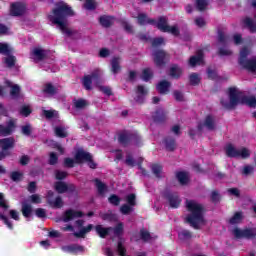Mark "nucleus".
<instances>
[{"label":"nucleus","instance_id":"6ab92c4d","mask_svg":"<svg viewBox=\"0 0 256 256\" xmlns=\"http://www.w3.org/2000/svg\"><path fill=\"white\" fill-rule=\"evenodd\" d=\"M168 75L169 77H171V79H181V75H183V68H181L177 64H172L169 68Z\"/></svg>","mask_w":256,"mask_h":256},{"label":"nucleus","instance_id":"58836bf2","mask_svg":"<svg viewBox=\"0 0 256 256\" xmlns=\"http://www.w3.org/2000/svg\"><path fill=\"white\" fill-rule=\"evenodd\" d=\"M151 170L157 179H161V173H163V166L161 164H152Z\"/></svg>","mask_w":256,"mask_h":256},{"label":"nucleus","instance_id":"338daca9","mask_svg":"<svg viewBox=\"0 0 256 256\" xmlns=\"http://www.w3.org/2000/svg\"><path fill=\"white\" fill-rule=\"evenodd\" d=\"M59 162V157L57 156V154L55 152L50 153V157H49V165H57V163Z\"/></svg>","mask_w":256,"mask_h":256},{"label":"nucleus","instance_id":"4be33fe9","mask_svg":"<svg viewBox=\"0 0 256 256\" xmlns=\"http://www.w3.org/2000/svg\"><path fill=\"white\" fill-rule=\"evenodd\" d=\"M156 89L160 95H167L169 89H171V82L162 80L157 84Z\"/></svg>","mask_w":256,"mask_h":256},{"label":"nucleus","instance_id":"13d9d810","mask_svg":"<svg viewBox=\"0 0 256 256\" xmlns=\"http://www.w3.org/2000/svg\"><path fill=\"white\" fill-rule=\"evenodd\" d=\"M153 77V72H151V69L146 68L142 71V79L143 81H149Z\"/></svg>","mask_w":256,"mask_h":256},{"label":"nucleus","instance_id":"a18cd8bd","mask_svg":"<svg viewBox=\"0 0 256 256\" xmlns=\"http://www.w3.org/2000/svg\"><path fill=\"white\" fill-rule=\"evenodd\" d=\"M189 82H190V85H192L193 87L199 85V83H201V79L199 78V74H197V73L190 74Z\"/></svg>","mask_w":256,"mask_h":256},{"label":"nucleus","instance_id":"c85d7f7f","mask_svg":"<svg viewBox=\"0 0 256 256\" xmlns=\"http://www.w3.org/2000/svg\"><path fill=\"white\" fill-rule=\"evenodd\" d=\"M21 213L25 219H29L33 213V206L31 204H28L27 202L22 203L21 207Z\"/></svg>","mask_w":256,"mask_h":256},{"label":"nucleus","instance_id":"f03ea898","mask_svg":"<svg viewBox=\"0 0 256 256\" xmlns=\"http://www.w3.org/2000/svg\"><path fill=\"white\" fill-rule=\"evenodd\" d=\"M229 102L225 99L220 100V104L227 111H233L237 108V105H248V107H256V98L248 97L243 92L239 91L236 87H230L228 89Z\"/></svg>","mask_w":256,"mask_h":256},{"label":"nucleus","instance_id":"37998d69","mask_svg":"<svg viewBox=\"0 0 256 256\" xmlns=\"http://www.w3.org/2000/svg\"><path fill=\"white\" fill-rule=\"evenodd\" d=\"M243 219V214L241 212H236L230 219V225H237V223H241Z\"/></svg>","mask_w":256,"mask_h":256},{"label":"nucleus","instance_id":"052dcab7","mask_svg":"<svg viewBox=\"0 0 256 256\" xmlns=\"http://www.w3.org/2000/svg\"><path fill=\"white\" fill-rule=\"evenodd\" d=\"M75 163H77L75 161V158L73 159V158L67 157L64 159V167H67L68 169H73V167H75Z\"/></svg>","mask_w":256,"mask_h":256},{"label":"nucleus","instance_id":"a19ab883","mask_svg":"<svg viewBox=\"0 0 256 256\" xmlns=\"http://www.w3.org/2000/svg\"><path fill=\"white\" fill-rule=\"evenodd\" d=\"M13 48L9 47L7 43H0V55H11Z\"/></svg>","mask_w":256,"mask_h":256},{"label":"nucleus","instance_id":"6e6552de","mask_svg":"<svg viewBox=\"0 0 256 256\" xmlns=\"http://www.w3.org/2000/svg\"><path fill=\"white\" fill-rule=\"evenodd\" d=\"M17 129V119L11 118L6 122V126L0 124V137H9Z\"/></svg>","mask_w":256,"mask_h":256},{"label":"nucleus","instance_id":"ea45409f","mask_svg":"<svg viewBox=\"0 0 256 256\" xmlns=\"http://www.w3.org/2000/svg\"><path fill=\"white\" fill-rule=\"evenodd\" d=\"M20 95H21V87H19V85L17 84H14L10 90V97H12V99H19Z\"/></svg>","mask_w":256,"mask_h":256},{"label":"nucleus","instance_id":"8fccbe9b","mask_svg":"<svg viewBox=\"0 0 256 256\" xmlns=\"http://www.w3.org/2000/svg\"><path fill=\"white\" fill-rule=\"evenodd\" d=\"M108 201L111 205H114L115 207H119L121 203V198L117 196V194H111L108 198Z\"/></svg>","mask_w":256,"mask_h":256},{"label":"nucleus","instance_id":"ddd939ff","mask_svg":"<svg viewBox=\"0 0 256 256\" xmlns=\"http://www.w3.org/2000/svg\"><path fill=\"white\" fill-rule=\"evenodd\" d=\"M25 4L21 2H13L10 5V15L12 17H21L25 15Z\"/></svg>","mask_w":256,"mask_h":256},{"label":"nucleus","instance_id":"de8ad7c7","mask_svg":"<svg viewBox=\"0 0 256 256\" xmlns=\"http://www.w3.org/2000/svg\"><path fill=\"white\" fill-rule=\"evenodd\" d=\"M173 97L178 103H183V101H185V94L180 90H174Z\"/></svg>","mask_w":256,"mask_h":256},{"label":"nucleus","instance_id":"864d4df0","mask_svg":"<svg viewBox=\"0 0 256 256\" xmlns=\"http://www.w3.org/2000/svg\"><path fill=\"white\" fill-rule=\"evenodd\" d=\"M115 237H121L123 235V223H118L113 229H112Z\"/></svg>","mask_w":256,"mask_h":256},{"label":"nucleus","instance_id":"5fc2aeb1","mask_svg":"<svg viewBox=\"0 0 256 256\" xmlns=\"http://www.w3.org/2000/svg\"><path fill=\"white\" fill-rule=\"evenodd\" d=\"M117 252L119 256H127V249L123 246V242L121 241L117 243Z\"/></svg>","mask_w":256,"mask_h":256},{"label":"nucleus","instance_id":"c9c22d12","mask_svg":"<svg viewBox=\"0 0 256 256\" xmlns=\"http://www.w3.org/2000/svg\"><path fill=\"white\" fill-rule=\"evenodd\" d=\"M4 63L8 69H13V66L17 63V57L13 56L12 54L6 55V58H4Z\"/></svg>","mask_w":256,"mask_h":256},{"label":"nucleus","instance_id":"f8f14e48","mask_svg":"<svg viewBox=\"0 0 256 256\" xmlns=\"http://www.w3.org/2000/svg\"><path fill=\"white\" fill-rule=\"evenodd\" d=\"M83 215L84 214L82 211L68 209L63 213L62 218H60V221H63V223H69V221H73V219H79L83 217Z\"/></svg>","mask_w":256,"mask_h":256},{"label":"nucleus","instance_id":"393cba45","mask_svg":"<svg viewBox=\"0 0 256 256\" xmlns=\"http://www.w3.org/2000/svg\"><path fill=\"white\" fill-rule=\"evenodd\" d=\"M138 25H155V19L149 18L145 13H139L137 16Z\"/></svg>","mask_w":256,"mask_h":256},{"label":"nucleus","instance_id":"1a4fd4ad","mask_svg":"<svg viewBox=\"0 0 256 256\" xmlns=\"http://www.w3.org/2000/svg\"><path fill=\"white\" fill-rule=\"evenodd\" d=\"M169 54L165 50H156L153 53V61L156 67H165L169 63Z\"/></svg>","mask_w":256,"mask_h":256},{"label":"nucleus","instance_id":"2f4dec72","mask_svg":"<svg viewBox=\"0 0 256 256\" xmlns=\"http://www.w3.org/2000/svg\"><path fill=\"white\" fill-rule=\"evenodd\" d=\"M48 205H50L52 209H61L63 207V198L57 196L54 201L48 200Z\"/></svg>","mask_w":256,"mask_h":256},{"label":"nucleus","instance_id":"2eb2a0df","mask_svg":"<svg viewBox=\"0 0 256 256\" xmlns=\"http://www.w3.org/2000/svg\"><path fill=\"white\" fill-rule=\"evenodd\" d=\"M132 134L129 131H123L118 134V143L122 145V147H129V144L132 143Z\"/></svg>","mask_w":256,"mask_h":256},{"label":"nucleus","instance_id":"473e14b6","mask_svg":"<svg viewBox=\"0 0 256 256\" xmlns=\"http://www.w3.org/2000/svg\"><path fill=\"white\" fill-rule=\"evenodd\" d=\"M54 189L60 195H62L63 193H67V183H65L63 181L55 182Z\"/></svg>","mask_w":256,"mask_h":256},{"label":"nucleus","instance_id":"69168bd1","mask_svg":"<svg viewBox=\"0 0 256 256\" xmlns=\"http://www.w3.org/2000/svg\"><path fill=\"white\" fill-rule=\"evenodd\" d=\"M207 75H208V79H211L212 81H215V79H217L218 77L217 70L212 68H207Z\"/></svg>","mask_w":256,"mask_h":256},{"label":"nucleus","instance_id":"39448f33","mask_svg":"<svg viewBox=\"0 0 256 256\" xmlns=\"http://www.w3.org/2000/svg\"><path fill=\"white\" fill-rule=\"evenodd\" d=\"M226 155L233 159H239V157H241V159H249V157H251V151L246 147L237 150V148L233 147V144H228L226 146Z\"/></svg>","mask_w":256,"mask_h":256},{"label":"nucleus","instance_id":"4d7b16f0","mask_svg":"<svg viewBox=\"0 0 256 256\" xmlns=\"http://www.w3.org/2000/svg\"><path fill=\"white\" fill-rule=\"evenodd\" d=\"M166 33H171V35H174V37H179V35H181V31L177 26H168Z\"/></svg>","mask_w":256,"mask_h":256},{"label":"nucleus","instance_id":"f257e3e1","mask_svg":"<svg viewBox=\"0 0 256 256\" xmlns=\"http://www.w3.org/2000/svg\"><path fill=\"white\" fill-rule=\"evenodd\" d=\"M73 15H75V12L71 6L65 2H57L55 8H53L48 15V20L53 25H57L64 35L71 37L73 30L67 28V19L73 17Z\"/></svg>","mask_w":256,"mask_h":256},{"label":"nucleus","instance_id":"c03bdc74","mask_svg":"<svg viewBox=\"0 0 256 256\" xmlns=\"http://www.w3.org/2000/svg\"><path fill=\"white\" fill-rule=\"evenodd\" d=\"M33 55L38 59V61H43V59L46 57L45 50L40 48H34Z\"/></svg>","mask_w":256,"mask_h":256},{"label":"nucleus","instance_id":"9d476101","mask_svg":"<svg viewBox=\"0 0 256 256\" xmlns=\"http://www.w3.org/2000/svg\"><path fill=\"white\" fill-rule=\"evenodd\" d=\"M233 235L236 237V239H255L256 228H246L244 230L235 228L233 230Z\"/></svg>","mask_w":256,"mask_h":256},{"label":"nucleus","instance_id":"0eeeda50","mask_svg":"<svg viewBox=\"0 0 256 256\" xmlns=\"http://www.w3.org/2000/svg\"><path fill=\"white\" fill-rule=\"evenodd\" d=\"M93 81H96V83L101 81V73L99 70H94L91 74L84 75L82 78V85L86 91H91V89H93Z\"/></svg>","mask_w":256,"mask_h":256},{"label":"nucleus","instance_id":"4c0bfd02","mask_svg":"<svg viewBox=\"0 0 256 256\" xmlns=\"http://www.w3.org/2000/svg\"><path fill=\"white\" fill-rule=\"evenodd\" d=\"M178 237L180 241H189V239L193 238V232L189 230H182L178 233Z\"/></svg>","mask_w":256,"mask_h":256},{"label":"nucleus","instance_id":"3c124183","mask_svg":"<svg viewBox=\"0 0 256 256\" xmlns=\"http://www.w3.org/2000/svg\"><path fill=\"white\" fill-rule=\"evenodd\" d=\"M126 203H128L130 207H135L137 205V196L133 193L128 194L126 196Z\"/></svg>","mask_w":256,"mask_h":256},{"label":"nucleus","instance_id":"49530a36","mask_svg":"<svg viewBox=\"0 0 256 256\" xmlns=\"http://www.w3.org/2000/svg\"><path fill=\"white\" fill-rule=\"evenodd\" d=\"M87 105H89V103L87 102V100H85L83 98H80V99L74 101L75 109H85V107H87Z\"/></svg>","mask_w":256,"mask_h":256},{"label":"nucleus","instance_id":"a878e982","mask_svg":"<svg viewBox=\"0 0 256 256\" xmlns=\"http://www.w3.org/2000/svg\"><path fill=\"white\" fill-rule=\"evenodd\" d=\"M113 21H115V17H113V16L102 15L99 17V23L105 29H109V27H112Z\"/></svg>","mask_w":256,"mask_h":256},{"label":"nucleus","instance_id":"f3484780","mask_svg":"<svg viewBox=\"0 0 256 256\" xmlns=\"http://www.w3.org/2000/svg\"><path fill=\"white\" fill-rule=\"evenodd\" d=\"M62 251H64L65 253H73V255H77V253H84L85 247L79 244H71V245L63 246Z\"/></svg>","mask_w":256,"mask_h":256},{"label":"nucleus","instance_id":"7c9ffc66","mask_svg":"<svg viewBox=\"0 0 256 256\" xmlns=\"http://www.w3.org/2000/svg\"><path fill=\"white\" fill-rule=\"evenodd\" d=\"M43 93H45L46 95L53 96V95H57L58 90H57V87H55L53 84L46 83L43 88Z\"/></svg>","mask_w":256,"mask_h":256},{"label":"nucleus","instance_id":"20e7f679","mask_svg":"<svg viewBox=\"0 0 256 256\" xmlns=\"http://www.w3.org/2000/svg\"><path fill=\"white\" fill-rule=\"evenodd\" d=\"M0 161L11 157V150L15 149V138L8 137L0 139Z\"/></svg>","mask_w":256,"mask_h":256},{"label":"nucleus","instance_id":"7ed1b4c3","mask_svg":"<svg viewBox=\"0 0 256 256\" xmlns=\"http://www.w3.org/2000/svg\"><path fill=\"white\" fill-rule=\"evenodd\" d=\"M186 208L190 213L186 216V223H189L193 229H201V224L205 223V207L195 202V200H186Z\"/></svg>","mask_w":256,"mask_h":256},{"label":"nucleus","instance_id":"0e129e2a","mask_svg":"<svg viewBox=\"0 0 256 256\" xmlns=\"http://www.w3.org/2000/svg\"><path fill=\"white\" fill-rule=\"evenodd\" d=\"M67 175H69L67 172L61 170H57L55 173L57 181H63V179H67Z\"/></svg>","mask_w":256,"mask_h":256},{"label":"nucleus","instance_id":"72a5a7b5","mask_svg":"<svg viewBox=\"0 0 256 256\" xmlns=\"http://www.w3.org/2000/svg\"><path fill=\"white\" fill-rule=\"evenodd\" d=\"M176 178L179 181L180 185H187V183H189V175H187L186 172H177Z\"/></svg>","mask_w":256,"mask_h":256},{"label":"nucleus","instance_id":"bb28decb","mask_svg":"<svg viewBox=\"0 0 256 256\" xmlns=\"http://www.w3.org/2000/svg\"><path fill=\"white\" fill-rule=\"evenodd\" d=\"M204 127L208 129V131H215V117L211 114H208L204 119Z\"/></svg>","mask_w":256,"mask_h":256},{"label":"nucleus","instance_id":"f704fd0d","mask_svg":"<svg viewBox=\"0 0 256 256\" xmlns=\"http://www.w3.org/2000/svg\"><path fill=\"white\" fill-rule=\"evenodd\" d=\"M243 23L247 29H249L250 33H256V23L253 21V19L246 17L243 20Z\"/></svg>","mask_w":256,"mask_h":256},{"label":"nucleus","instance_id":"cd10ccee","mask_svg":"<svg viewBox=\"0 0 256 256\" xmlns=\"http://www.w3.org/2000/svg\"><path fill=\"white\" fill-rule=\"evenodd\" d=\"M95 187L102 197L105 195V192L108 190L107 184L103 183L99 178L94 179Z\"/></svg>","mask_w":256,"mask_h":256},{"label":"nucleus","instance_id":"423d86ee","mask_svg":"<svg viewBox=\"0 0 256 256\" xmlns=\"http://www.w3.org/2000/svg\"><path fill=\"white\" fill-rule=\"evenodd\" d=\"M3 193L0 192V221H3L4 225L8 227L11 231H13V222L9 220V217L5 215L10 209L9 202L7 200H4Z\"/></svg>","mask_w":256,"mask_h":256},{"label":"nucleus","instance_id":"dca6fc26","mask_svg":"<svg viewBox=\"0 0 256 256\" xmlns=\"http://www.w3.org/2000/svg\"><path fill=\"white\" fill-rule=\"evenodd\" d=\"M152 119L154 123H165L167 121V111L163 108H157L154 114H152Z\"/></svg>","mask_w":256,"mask_h":256},{"label":"nucleus","instance_id":"c756f323","mask_svg":"<svg viewBox=\"0 0 256 256\" xmlns=\"http://www.w3.org/2000/svg\"><path fill=\"white\" fill-rule=\"evenodd\" d=\"M164 144L167 151H175V147L177 146L175 138L173 137H166L164 139Z\"/></svg>","mask_w":256,"mask_h":256},{"label":"nucleus","instance_id":"79ce46f5","mask_svg":"<svg viewBox=\"0 0 256 256\" xmlns=\"http://www.w3.org/2000/svg\"><path fill=\"white\" fill-rule=\"evenodd\" d=\"M209 6V1L207 0H196V9L197 11L203 12L207 10Z\"/></svg>","mask_w":256,"mask_h":256},{"label":"nucleus","instance_id":"603ef678","mask_svg":"<svg viewBox=\"0 0 256 256\" xmlns=\"http://www.w3.org/2000/svg\"><path fill=\"white\" fill-rule=\"evenodd\" d=\"M249 56V49L247 47H243L240 51V57L238 60L239 65H241L242 61H246Z\"/></svg>","mask_w":256,"mask_h":256},{"label":"nucleus","instance_id":"4468645a","mask_svg":"<svg viewBox=\"0 0 256 256\" xmlns=\"http://www.w3.org/2000/svg\"><path fill=\"white\" fill-rule=\"evenodd\" d=\"M74 159L77 165H83V163L91 161V153L83 149H78L74 155Z\"/></svg>","mask_w":256,"mask_h":256},{"label":"nucleus","instance_id":"b1692460","mask_svg":"<svg viewBox=\"0 0 256 256\" xmlns=\"http://www.w3.org/2000/svg\"><path fill=\"white\" fill-rule=\"evenodd\" d=\"M110 65H111V72L114 75H117V73H120L121 72V57H119V56L113 57L110 61Z\"/></svg>","mask_w":256,"mask_h":256},{"label":"nucleus","instance_id":"a211bd4d","mask_svg":"<svg viewBox=\"0 0 256 256\" xmlns=\"http://www.w3.org/2000/svg\"><path fill=\"white\" fill-rule=\"evenodd\" d=\"M241 67L250 73H256V57L241 62Z\"/></svg>","mask_w":256,"mask_h":256},{"label":"nucleus","instance_id":"e2e57ef3","mask_svg":"<svg viewBox=\"0 0 256 256\" xmlns=\"http://www.w3.org/2000/svg\"><path fill=\"white\" fill-rule=\"evenodd\" d=\"M31 113H33V110H31V107L29 106H22L20 109V115H22L23 117H29Z\"/></svg>","mask_w":256,"mask_h":256},{"label":"nucleus","instance_id":"e433bc0d","mask_svg":"<svg viewBox=\"0 0 256 256\" xmlns=\"http://www.w3.org/2000/svg\"><path fill=\"white\" fill-rule=\"evenodd\" d=\"M54 133L56 137H59L60 139H65L66 137H69V133H67L65 128L61 126H56L54 128Z\"/></svg>","mask_w":256,"mask_h":256},{"label":"nucleus","instance_id":"09e8293b","mask_svg":"<svg viewBox=\"0 0 256 256\" xmlns=\"http://www.w3.org/2000/svg\"><path fill=\"white\" fill-rule=\"evenodd\" d=\"M132 143L136 147H141V145H143V139L141 138V135L132 133Z\"/></svg>","mask_w":256,"mask_h":256},{"label":"nucleus","instance_id":"5701e85b","mask_svg":"<svg viewBox=\"0 0 256 256\" xmlns=\"http://www.w3.org/2000/svg\"><path fill=\"white\" fill-rule=\"evenodd\" d=\"M95 231L101 239H105L113 231V227H103V225H96Z\"/></svg>","mask_w":256,"mask_h":256},{"label":"nucleus","instance_id":"aec40b11","mask_svg":"<svg viewBox=\"0 0 256 256\" xmlns=\"http://www.w3.org/2000/svg\"><path fill=\"white\" fill-rule=\"evenodd\" d=\"M203 50H198L196 52V55L191 56L189 59V65L190 67H197V65H200L203 62Z\"/></svg>","mask_w":256,"mask_h":256},{"label":"nucleus","instance_id":"bf43d9fd","mask_svg":"<svg viewBox=\"0 0 256 256\" xmlns=\"http://www.w3.org/2000/svg\"><path fill=\"white\" fill-rule=\"evenodd\" d=\"M229 40V37L225 35V32L222 30L218 31V41L221 43V45H225L227 41Z\"/></svg>","mask_w":256,"mask_h":256},{"label":"nucleus","instance_id":"6e6d98bb","mask_svg":"<svg viewBox=\"0 0 256 256\" xmlns=\"http://www.w3.org/2000/svg\"><path fill=\"white\" fill-rule=\"evenodd\" d=\"M84 7L88 11H94V9H97V4L95 3V0H86Z\"/></svg>","mask_w":256,"mask_h":256},{"label":"nucleus","instance_id":"412c9836","mask_svg":"<svg viewBox=\"0 0 256 256\" xmlns=\"http://www.w3.org/2000/svg\"><path fill=\"white\" fill-rule=\"evenodd\" d=\"M155 27L159 29V31H162V33H167L169 31V25L167 24V17L165 16H160L158 18V21L155 20Z\"/></svg>","mask_w":256,"mask_h":256},{"label":"nucleus","instance_id":"9b49d317","mask_svg":"<svg viewBox=\"0 0 256 256\" xmlns=\"http://www.w3.org/2000/svg\"><path fill=\"white\" fill-rule=\"evenodd\" d=\"M164 198L168 201L171 209H179L181 205V198H179V194L175 192H166L164 194Z\"/></svg>","mask_w":256,"mask_h":256},{"label":"nucleus","instance_id":"774afa93","mask_svg":"<svg viewBox=\"0 0 256 256\" xmlns=\"http://www.w3.org/2000/svg\"><path fill=\"white\" fill-rule=\"evenodd\" d=\"M140 239H142V241H149V239H151V233L144 229L140 230Z\"/></svg>","mask_w":256,"mask_h":256},{"label":"nucleus","instance_id":"680f3d73","mask_svg":"<svg viewBox=\"0 0 256 256\" xmlns=\"http://www.w3.org/2000/svg\"><path fill=\"white\" fill-rule=\"evenodd\" d=\"M10 178L15 181V182H19L21 181V179H23V173L19 172V171H13L10 174Z\"/></svg>","mask_w":256,"mask_h":256}]
</instances>
